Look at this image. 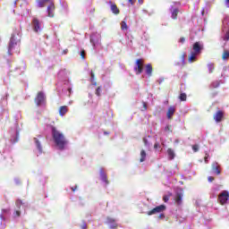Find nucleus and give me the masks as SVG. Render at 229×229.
<instances>
[{"label": "nucleus", "mask_w": 229, "mask_h": 229, "mask_svg": "<svg viewBox=\"0 0 229 229\" xmlns=\"http://www.w3.org/2000/svg\"><path fill=\"white\" fill-rule=\"evenodd\" d=\"M55 4L54 3H50L49 5L47 6V13H48V17H55Z\"/></svg>", "instance_id": "nucleus-8"}, {"label": "nucleus", "mask_w": 229, "mask_h": 229, "mask_svg": "<svg viewBox=\"0 0 229 229\" xmlns=\"http://www.w3.org/2000/svg\"><path fill=\"white\" fill-rule=\"evenodd\" d=\"M180 101H187V94L185 93H181L179 96Z\"/></svg>", "instance_id": "nucleus-25"}, {"label": "nucleus", "mask_w": 229, "mask_h": 229, "mask_svg": "<svg viewBox=\"0 0 229 229\" xmlns=\"http://www.w3.org/2000/svg\"><path fill=\"white\" fill-rule=\"evenodd\" d=\"M94 12H96V9H95V8H91V9L89 11V14H92V13H94Z\"/></svg>", "instance_id": "nucleus-44"}, {"label": "nucleus", "mask_w": 229, "mask_h": 229, "mask_svg": "<svg viewBox=\"0 0 229 229\" xmlns=\"http://www.w3.org/2000/svg\"><path fill=\"white\" fill-rule=\"evenodd\" d=\"M146 150L142 149L140 151V162H146Z\"/></svg>", "instance_id": "nucleus-20"}, {"label": "nucleus", "mask_w": 229, "mask_h": 229, "mask_svg": "<svg viewBox=\"0 0 229 229\" xmlns=\"http://www.w3.org/2000/svg\"><path fill=\"white\" fill-rule=\"evenodd\" d=\"M225 202H223V201L220 202L221 205H225Z\"/></svg>", "instance_id": "nucleus-52"}, {"label": "nucleus", "mask_w": 229, "mask_h": 229, "mask_svg": "<svg viewBox=\"0 0 229 229\" xmlns=\"http://www.w3.org/2000/svg\"><path fill=\"white\" fill-rule=\"evenodd\" d=\"M52 136L55 146H57L58 149H65V146L67 144V139L64 133L60 132V131L56 130L55 127H52Z\"/></svg>", "instance_id": "nucleus-1"}, {"label": "nucleus", "mask_w": 229, "mask_h": 229, "mask_svg": "<svg viewBox=\"0 0 229 229\" xmlns=\"http://www.w3.org/2000/svg\"><path fill=\"white\" fill-rule=\"evenodd\" d=\"M165 131H166V133H173V129L171 128V125H166L165 127Z\"/></svg>", "instance_id": "nucleus-27"}, {"label": "nucleus", "mask_w": 229, "mask_h": 229, "mask_svg": "<svg viewBox=\"0 0 229 229\" xmlns=\"http://www.w3.org/2000/svg\"><path fill=\"white\" fill-rule=\"evenodd\" d=\"M202 49H203V46L200 45L199 42H195L193 44V51L196 55H199Z\"/></svg>", "instance_id": "nucleus-9"}, {"label": "nucleus", "mask_w": 229, "mask_h": 229, "mask_svg": "<svg viewBox=\"0 0 229 229\" xmlns=\"http://www.w3.org/2000/svg\"><path fill=\"white\" fill-rule=\"evenodd\" d=\"M208 69L209 71V73L214 72V69H215L214 64H208Z\"/></svg>", "instance_id": "nucleus-26"}, {"label": "nucleus", "mask_w": 229, "mask_h": 229, "mask_svg": "<svg viewBox=\"0 0 229 229\" xmlns=\"http://www.w3.org/2000/svg\"><path fill=\"white\" fill-rule=\"evenodd\" d=\"M34 101L37 106H41V105H46V95L43 91H38Z\"/></svg>", "instance_id": "nucleus-2"}, {"label": "nucleus", "mask_w": 229, "mask_h": 229, "mask_svg": "<svg viewBox=\"0 0 229 229\" xmlns=\"http://www.w3.org/2000/svg\"><path fill=\"white\" fill-rule=\"evenodd\" d=\"M228 58H229V51L224 50L222 54V60H228Z\"/></svg>", "instance_id": "nucleus-22"}, {"label": "nucleus", "mask_w": 229, "mask_h": 229, "mask_svg": "<svg viewBox=\"0 0 229 229\" xmlns=\"http://www.w3.org/2000/svg\"><path fill=\"white\" fill-rule=\"evenodd\" d=\"M106 224L109 225V228H117V223H115V219L112 218V217H107L106 218Z\"/></svg>", "instance_id": "nucleus-10"}, {"label": "nucleus", "mask_w": 229, "mask_h": 229, "mask_svg": "<svg viewBox=\"0 0 229 229\" xmlns=\"http://www.w3.org/2000/svg\"><path fill=\"white\" fill-rule=\"evenodd\" d=\"M183 199V191L180 190L175 196V201H182Z\"/></svg>", "instance_id": "nucleus-18"}, {"label": "nucleus", "mask_w": 229, "mask_h": 229, "mask_svg": "<svg viewBox=\"0 0 229 229\" xmlns=\"http://www.w3.org/2000/svg\"><path fill=\"white\" fill-rule=\"evenodd\" d=\"M208 180L209 182H214L215 178L212 176H209V177H208Z\"/></svg>", "instance_id": "nucleus-43"}, {"label": "nucleus", "mask_w": 229, "mask_h": 229, "mask_svg": "<svg viewBox=\"0 0 229 229\" xmlns=\"http://www.w3.org/2000/svg\"><path fill=\"white\" fill-rule=\"evenodd\" d=\"M219 201H228L229 192L227 191H222L218 196Z\"/></svg>", "instance_id": "nucleus-7"}, {"label": "nucleus", "mask_w": 229, "mask_h": 229, "mask_svg": "<svg viewBox=\"0 0 229 229\" xmlns=\"http://www.w3.org/2000/svg\"><path fill=\"white\" fill-rule=\"evenodd\" d=\"M109 3L111 4V11H112V13H114V15H119V13H121V11L117 7V4H112V2H109Z\"/></svg>", "instance_id": "nucleus-14"}, {"label": "nucleus", "mask_w": 229, "mask_h": 229, "mask_svg": "<svg viewBox=\"0 0 229 229\" xmlns=\"http://www.w3.org/2000/svg\"><path fill=\"white\" fill-rule=\"evenodd\" d=\"M182 62H185V55H182Z\"/></svg>", "instance_id": "nucleus-49"}, {"label": "nucleus", "mask_w": 229, "mask_h": 229, "mask_svg": "<svg viewBox=\"0 0 229 229\" xmlns=\"http://www.w3.org/2000/svg\"><path fill=\"white\" fill-rule=\"evenodd\" d=\"M17 46V42L13 40V38H11L9 47H8V55H12V50Z\"/></svg>", "instance_id": "nucleus-16"}, {"label": "nucleus", "mask_w": 229, "mask_h": 229, "mask_svg": "<svg viewBox=\"0 0 229 229\" xmlns=\"http://www.w3.org/2000/svg\"><path fill=\"white\" fill-rule=\"evenodd\" d=\"M179 42L181 44H185V38L183 37H182L180 39H179Z\"/></svg>", "instance_id": "nucleus-40"}, {"label": "nucleus", "mask_w": 229, "mask_h": 229, "mask_svg": "<svg viewBox=\"0 0 229 229\" xmlns=\"http://www.w3.org/2000/svg\"><path fill=\"white\" fill-rule=\"evenodd\" d=\"M31 24L33 31H35V33H38V31H40V21L37 18H33Z\"/></svg>", "instance_id": "nucleus-6"}, {"label": "nucleus", "mask_w": 229, "mask_h": 229, "mask_svg": "<svg viewBox=\"0 0 229 229\" xmlns=\"http://www.w3.org/2000/svg\"><path fill=\"white\" fill-rule=\"evenodd\" d=\"M100 180H102V182H105L106 185H108V183H110V181H108V177H106V174L105 173V171H103V169H100Z\"/></svg>", "instance_id": "nucleus-12"}, {"label": "nucleus", "mask_w": 229, "mask_h": 229, "mask_svg": "<svg viewBox=\"0 0 229 229\" xmlns=\"http://www.w3.org/2000/svg\"><path fill=\"white\" fill-rule=\"evenodd\" d=\"M225 4H227V6H228V4H229V0H225Z\"/></svg>", "instance_id": "nucleus-51"}, {"label": "nucleus", "mask_w": 229, "mask_h": 229, "mask_svg": "<svg viewBox=\"0 0 229 229\" xmlns=\"http://www.w3.org/2000/svg\"><path fill=\"white\" fill-rule=\"evenodd\" d=\"M144 71V59H137L135 62L134 72L137 75L142 74Z\"/></svg>", "instance_id": "nucleus-3"}, {"label": "nucleus", "mask_w": 229, "mask_h": 229, "mask_svg": "<svg viewBox=\"0 0 229 229\" xmlns=\"http://www.w3.org/2000/svg\"><path fill=\"white\" fill-rule=\"evenodd\" d=\"M143 142H144V145H145V146H148V139L143 138Z\"/></svg>", "instance_id": "nucleus-45"}, {"label": "nucleus", "mask_w": 229, "mask_h": 229, "mask_svg": "<svg viewBox=\"0 0 229 229\" xmlns=\"http://www.w3.org/2000/svg\"><path fill=\"white\" fill-rule=\"evenodd\" d=\"M213 119L216 123H222L225 120V112L222 110H218L213 115Z\"/></svg>", "instance_id": "nucleus-5"}, {"label": "nucleus", "mask_w": 229, "mask_h": 229, "mask_svg": "<svg viewBox=\"0 0 229 229\" xmlns=\"http://www.w3.org/2000/svg\"><path fill=\"white\" fill-rule=\"evenodd\" d=\"M121 29L123 30H128V25L126 24V21H123L121 22Z\"/></svg>", "instance_id": "nucleus-29"}, {"label": "nucleus", "mask_w": 229, "mask_h": 229, "mask_svg": "<svg viewBox=\"0 0 229 229\" xmlns=\"http://www.w3.org/2000/svg\"><path fill=\"white\" fill-rule=\"evenodd\" d=\"M178 13H179V11L178 9H174V11L172 12V19H178Z\"/></svg>", "instance_id": "nucleus-23"}, {"label": "nucleus", "mask_w": 229, "mask_h": 229, "mask_svg": "<svg viewBox=\"0 0 229 229\" xmlns=\"http://www.w3.org/2000/svg\"><path fill=\"white\" fill-rule=\"evenodd\" d=\"M158 146H159L158 143H155V144H154V148H155V149H157V148H158Z\"/></svg>", "instance_id": "nucleus-47"}, {"label": "nucleus", "mask_w": 229, "mask_h": 229, "mask_svg": "<svg viewBox=\"0 0 229 229\" xmlns=\"http://www.w3.org/2000/svg\"><path fill=\"white\" fill-rule=\"evenodd\" d=\"M142 105H143L142 112H146V110H148V104L146 102H143Z\"/></svg>", "instance_id": "nucleus-36"}, {"label": "nucleus", "mask_w": 229, "mask_h": 229, "mask_svg": "<svg viewBox=\"0 0 229 229\" xmlns=\"http://www.w3.org/2000/svg\"><path fill=\"white\" fill-rule=\"evenodd\" d=\"M169 198H171V193L169 195H165L163 197V201H169Z\"/></svg>", "instance_id": "nucleus-34"}, {"label": "nucleus", "mask_w": 229, "mask_h": 229, "mask_svg": "<svg viewBox=\"0 0 229 229\" xmlns=\"http://www.w3.org/2000/svg\"><path fill=\"white\" fill-rule=\"evenodd\" d=\"M139 4H144V0H138Z\"/></svg>", "instance_id": "nucleus-48"}, {"label": "nucleus", "mask_w": 229, "mask_h": 229, "mask_svg": "<svg viewBox=\"0 0 229 229\" xmlns=\"http://www.w3.org/2000/svg\"><path fill=\"white\" fill-rule=\"evenodd\" d=\"M166 209H167V207H165V205L162 204V205H159V206L154 208L150 211H148V216H153L155 214H162V212H165Z\"/></svg>", "instance_id": "nucleus-4"}, {"label": "nucleus", "mask_w": 229, "mask_h": 229, "mask_svg": "<svg viewBox=\"0 0 229 229\" xmlns=\"http://www.w3.org/2000/svg\"><path fill=\"white\" fill-rule=\"evenodd\" d=\"M81 229H87V224H86V223H83V224L81 225Z\"/></svg>", "instance_id": "nucleus-42"}, {"label": "nucleus", "mask_w": 229, "mask_h": 229, "mask_svg": "<svg viewBox=\"0 0 229 229\" xmlns=\"http://www.w3.org/2000/svg\"><path fill=\"white\" fill-rule=\"evenodd\" d=\"M13 216H14V217H21V211L16 210V211L13 213Z\"/></svg>", "instance_id": "nucleus-32"}, {"label": "nucleus", "mask_w": 229, "mask_h": 229, "mask_svg": "<svg viewBox=\"0 0 229 229\" xmlns=\"http://www.w3.org/2000/svg\"><path fill=\"white\" fill-rule=\"evenodd\" d=\"M157 217L158 219H165V215L164 213H161Z\"/></svg>", "instance_id": "nucleus-39"}, {"label": "nucleus", "mask_w": 229, "mask_h": 229, "mask_svg": "<svg viewBox=\"0 0 229 229\" xmlns=\"http://www.w3.org/2000/svg\"><path fill=\"white\" fill-rule=\"evenodd\" d=\"M130 4L133 5L135 3H137V0H128Z\"/></svg>", "instance_id": "nucleus-41"}, {"label": "nucleus", "mask_w": 229, "mask_h": 229, "mask_svg": "<svg viewBox=\"0 0 229 229\" xmlns=\"http://www.w3.org/2000/svg\"><path fill=\"white\" fill-rule=\"evenodd\" d=\"M192 150L194 151V153H198V151H199V145L198 144H195V145H192Z\"/></svg>", "instance_id": "nucleus-28"}, {"label": "nucleus", "mask_w": 229, "mask_h": 229, "mask_svg": "<svg viewBox=\"0 0 229 229\" xmlns=\"http://www.w3.org/2000/svg\"><path fill=\"white\" fill-rule=\"evenodd\" d=\"M92 83V85H98V82H96L95 81H93V82H91Z\"/></svg>", "instance_id": "nucleus-50"}, {"label": "nucleus", "mask_w": 229, "mask_h": 229, "mask_svg": "<svg viewBox=\"0 0 229 229\" xmlns=\"http://www.w3.org/2000/svg\"><path fill=\"white\" fill-rule=\"evenodd\" d=\"M96 96L98 98L101 96V87H98L95 92Z\"/></svg>", "instance_id": "nucleus-31"}, {"label": "nucleus", "mask_w": 229, "mask_h": 229, "mask_svg": "<svg viewBox=\"0 0 229 229\" xmlns=\"http://www.w3.org/2000/svg\"><path fill=\"white\" fill-rule=\"evenodd\" d=\"M71 191H72V192H76V191H78V186H77V184L72 186V187H71Z\"/></svg>", "instance_id": "nucleus-35"}, {"label": "nucleus", "mask_w": 229, "mask_h": 229, "mask_svg": "<svg viewBox=\"0 0 229 229\" xmlns=\"http://www.w3.org/2000/svg\"><path fill=\"white\" fill-rule=\"evenodd\" d=\"M213 171H215V173H216V174H221V171L219 170V166H215V165H213Z\"/></svg>", "instance_id": "nucleus-30"}, {"label": "nucleus", "mask_w": 229, "mask_h": 229, "mask_svg": "<svg viewBox=\"0 0 229 229\" xmlns=\"http://www.w3.org/2000/svg\"><path fill=\"white\" fill-rule=\"evenodd\" d=\"M167 154L170 160H173L174 158V150H173L172 148L167 149Z\"/></svg>", "instance_id": "nucleus-21"}, {"label": "nucleus", "mask_w": 229, "mask_h": 229, "mask_svg": "<svg viewBox=\"0 0 229 229\" xmlns=\"http://www.w3.org/2000/svg\"><path fill=\"white\" fill-rule=\"evenodd\" d=\"M174 112H176V109L174 108V106H170L166 113L167 119H173V115H174Z\"/></svg>", "instance_id": "nucleus-13"}, {"label": "nucleus", "mask_w": 229, "mask_h": 229, "mask_svg": "<svg viewBox=\"0 0 229 229\" xmlns=\"http://www.w3.org/2000/svg\"><path fill=\"white\" fill-rule=\"evenodd\" d=\"M34 142H35V144H36L37 148L38 149V151H39L40 153H42V145H40V141L38 140V139L34 138Z\"/></svg>", "instance_id": "nucleus-19"}, {"label": "nucleus", "mask_w": 229, "mask_h": 229, "mask_svg": "<svg viewBox=\"0 0 229 229\" xmlns=\"http://www.w3.org/2000/svg\"><path fill=\"white\" fill-rule=\"evenodd\" d=\"M81 57L82 58V60H85V50L81 51Z\"/></svg>", "instance_id": "nucleus-38"}, {"label": "nucleus", "mask_w": 229, "mask_h": 229, "mask_svg": "<svg viewBox=\"0 0 229 229\" xmlns=\"http://www.w3.org/2000/svg\"><path fill=\"white\" fill-rule=\"evenodd\" d=\"M204 162H205V164H208V153H206V155L204 157Z\"/></svg>", "instance_id": "nucleus-37"}, {"label": "nucleus", "mask_w": 229, "mask_h": 229, "mask_svg": "<svg viewBox=\"0 0 229 229\" xmlns=\"http://www.w3.org/2000/svg\"><path fill=\"white\" fill-rule=\"evenodd\" d=\"M196 55H198V54H196V53H191V55L189 56V62L191 64V62H194L195 60H196Z\"/></svg>", "instance_id": "nucleus-24"}, {"label": "nucleus", "mask_w": 229, "mask_h": 229, "mask_svg": "<svg viewBox=\"0 0 229 229\" xmlns=\"http://www.w3.org/2000/svg\"><path fill=\"white\" fill-rule=\"evenodd\" d=\"M51 0H36L38 8H44L46 6V3H49Z\"/></svg>", "instance_id": "nucleus-17"}, {"label": "nucleus", "mask_w": 229, "mask_h": 229, "mask_svg": "<svg viewBox=\"0 0 229 229\" xmlns=\"http://www.w3.org/2000/svg\"><path fill=\"white\" fill-rule=\"evenodd\" d=\"M69 53V49H64V51H63V55H67Z\"/></svg>", "instance_id": "nucleus-46"}, {"label": "nucleus", "mask_w": 229, "mask_h": 229, "mask_svg": "<svg viewBox=\"0 0 229 229\" xmlns=\"http://www.w3.org/2000/svg\"><path fill=\"white\" fill-rule=\"evenodd\" d=\"M145 72L148 77H151L153 75V66L151 64H148L145 65Z\"/></svg>", "instance_id": "nucleus-11"}, {"label": "nucleus", "mask_w": 229, "mask_h": 229, "mask_svg": "<svg viewBox=\"0 0 229 229\" xmlns=\"http://www.w3.org/2000/svg\"><path fill=\"white\" fill-rule=\"evenodd\" d=\"M67 112H69V107L67 106H63L59 107V115H61V117H64V115H65Z\"/></svg>", "instance_id": "nucleus-15"}, {"label": "nucleus", "mask_w": 229, "mask_h": 229, "mask_svg": "<svg viewBox=\"0 0 229 229\" xmlns=\"http://www.w3.org/2000/svg\"><path fill=\"white\" fill-rule=\"evenodd\" d=\"M90 76H91L90 81H91V82H94V80H95V78H96V75L94 74V72H93V71H91Z\"/></svg>", "instance_id": "nucleus-33"}]
</instances>
